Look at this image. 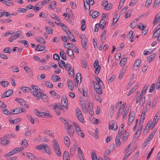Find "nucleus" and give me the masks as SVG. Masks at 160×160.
I'll use <instances>...</instances> for the list:
<instances>
[{
  "label": "nucleus",
  "mask_w": 160,
  "mask_h": 160,
  "mask_svg": "<svg viewBox=\"0 0 160 160\" xmlns=\"http://www.w3.org/2000/svg\"><path fill=\"white\" fill-rule=\"evenodd\" d=\"M31 87L33 91H31V92L33 95L36 98L37 100H39L40 98L39 92H41L40 91V89L38 86L34 85H32Z\"/></svg>",
  "instance_id": "nucleus-1"
},
{
  "label": "nucleus",
  "mask_w": 160,
  "mask_h": 160,
  "mask_svg": "<svg viewBox=\"0 0 160 160\" xmlns=\"http://www.w3.org/2000/svg\"><path fill=\"white\" fill-rule=\"evenodd\" d=\"M34 112L37 116L39 117L45 118L48 117L51 118L52 117V115H50L49 113L39 112L37 109L35 110Z\"/></svg>",
  "instance_id": "nucleus-2"
},
{
  "label": "nucleus",
  "mask_w": 160,
  "mask_h": 160,
  "mask_svg": "<svg viewBox=\"0 0 160 160\" xmlns=\"http://www.w3.org/2000/svg\"><path fill=\"white\" fill-rule=\"evenodd\" d=\"M118 128L117 122L114 121H111L109 122V129L116 130Z\"/></svg>",
  "instance_id": "nucleus-3"
},
{
  "label": "nucleus",
  "mask_w": 160,
  "mask_h": 160,
  "mask_svg": "<svg viewBox=\"0 0 160 160\" xmlns=\"http://www.w3.org/2000/svg\"><path fill=\"white\" fill-rule=\"evenodd\" d=\"M61 103L63 106L66 109L68 108V102L66 96H63L62 99Z\"/></svg>",
  "instance_id": "nucleus-4"
},
{
  "label": "nucleus",
  "mask_w": 160,
  "mask_h": 160,
  "mask_svg": "<svg viewBox=\"0 0 160 160\" xmlns=\"http://www.w3.org/2000/svg\"><path fill=\"white\" fill-rule=\"evenodd\" d=\"M80 102L82 109L83 112L85 113H87L88 112V110L86 107L85 101L83 99H82L80 100Z\"/></svg>",
  "instance_id": "nucleus-5"
},
{
  "label": "nucleus",
  "mask_w": 160,
  "mask_h": 160,
  "mask_svg": "<svg viewBox=\"0 0 160 160\" xmlns=\"http://www.w3.org/2000/svg\"><path fill=\"white\" fill-rule=\"evenodd\" d=\"M13 91L12 89H10L4 92L2 95V98H4L5 97H8L10 96L13 93Z\"/></svg>",
  "instance_id": "nucleus-6"
},
{
  "label": "nucleus",
  "mask_w": 160,
  "mask_h": 160,
  "mask_svg": "<svg viewBox=\"0 0 160 160\" xmlns=\"http://www.w3.org/2000/svg\"><path fill=\"white\" fill-rule=\"evenodd\" d=\"M26 158H28L32 160H38V158L30 152H28L26 155Z\"/></svg>",
  "instance_id": "nucleus-7"
},
{
  "label": "nucleus",
  "mask_w": 160,
  "mask_h": 160,
  "mask_svg": "<svg viewBox=\"0 0 160 160\" xmlns=\"http://www.w3.org/2000/svg\"><path fill=\"white\" fill-rule=\"evenodd\" d=\"M15 100L19 103L22 107H25L26 102L22 99L20 98H16Z\"/></svg>",
  "instance_id": "nucleus-8"
},
{
  "label": "nucleus",
  "mask_w": 160,
  "mask_h": 160,
  "mask_svg": "<svg viewBox=\"0 0 160 160\" xmlns=\"http://www.w3.org/2000/svg\"><path fill=\"white\" fill-rule=\"evenodd\" d=\"M39 97L43 101L45 102L48 101V97L45 94H43L42 92H39Z\"/></svg>",
  "instance_id": "nucleus-9"
},
{
  "label": "nucleus",
  "mask_w": 160,
  "mask_h": 160,
  "mask_svg": "<svg viewBox=\"0 0 160 160\" xmlns=\"http://www.w3.org/2000/svg\"><path fill=\"white\" fill-rule=\"evenodd\" d=\"M60 50L61 51L60 52V55L61 58L63 60H67V58L66 53L62 49H60Z\"/></svg>",
  "instance_id": "nucleus-10"
},
{
  "label": "nucleus",
  "mask_w": 160,
  "mask_h": 160,
  "mask_svg": "<svg viewBox=\"0 0 160 160\" xmlns=\"http://www.w3.org/2000/svg\"><path fill=\"white\" fill-rule=\"evenodd\" d=\"M67 131L70 137H72L73 136V134L74 133V129L73 128H67Z\"/></svg>",
  "instance_id": "nucleus-11"
},
{
  "label": "nucleus",
  "mask_w": 160,
  "mask_h": 160,
  "mask_svg": "<svg viewBox=\"0 0 160 160\" xmlns=\"http://www.w3.org/2000/svg\"><path fill=\"white\" fill-rule=\"evenodd\" d=\"M64 143L66 146L69 147L70 145V141L69 138L67 136H65L64 138Z\"/></svg>",
  "instance_id": "nucleus-12"
},
{
  "label": "nucleus",
  "mask_w": 160,
  "mask_h": 160,
  "mask_svg": "<svg viewBox=\"0 0 160 160\" xmlns=\"http://www.w3.org/2000/svg\"><path fill=\"white\" fill-rule=\"evenodd\" d=\"M42 4V2H39L35 6L34 10L35 12H37L41 8V5Z\"/></svg>",
  "instance_id": "nucleus-13"
},
{
  "label": "nucleus",
  "mask_w": 160,
  "mask_h": 160,
  "mask_svg": "<svg viewBox=\"0 0 160 160\" xmlns=\"http://www.w3.org/2000/svg\"><path fill=\"white\" fill-rule=\"evenodd\" d=\"M23 150V148H16L11 151L13 155L16 154Z\"/></svg>",
  "instance_id": "nucleus-14"
},
{
  "label": "nucleus",
  "mask_w": 160,
  "mask_h": 160,
  "mask_svg": "<svg viewBox=\"0 0 160 160\" xmlns=\"http://www.w3.org/2000/svg\"><path fill=\"white\" fill-rule=\"evenodd\" d=\"M45 48V47L44 45L38 44L36 46V50L38 51H42L44 50Z\"/></svg>",
  "instance_id": "nucleus-15"
},
{
  "label": "nucleus",
  "mask_w": 160,
  "mask_h": 160,
  "mask_svg": "<svg viewBox=\"0 0 160 160\" xmlns=\"http://www.w3.org/2000/svg\"><path fill=\"white\" fill-rule=\"evenodd\" d=\"M52 143L54 149L60 148L58 142L56 140L53 139L52 141Z\"/></svg>",
  "instance_id": "nucleus-16"
},
{
  "label": "nucleus",
  "mask_w": 160,
  "mask_h": 160,
  "mask_svg": "<svg viewBox=\"0 0 160 160\" xmlns=\"http://www.w3.org/2000/svg\"><path fill=\"white\" fill-rule=\"evenodd\" d=\"M68 86L70 89L72 90L74 89V86L73 82L70 80H68Z\"/></svg>",
  "instance_id": "nucleus-17"
},
{
  "label": "nucleus",
  "mask_w": 160,
  "mask_h": 160,
  "mask_svg": "<svg viewBox=\"0 0 160 160\" xmlns=\"http://www.w3.org/2000/svg\"><path fill=\"white\" fill-rule=\"evenodd\" d=\"M75 80L78 84L81 82V74L80 73H78L77 74Z\"/></svg>",
  "instance_id": "nucleus-18"
},
{
  "label": "nucleus",
  "mask_w": 160,
  "mask_h": 160,
  "mask_svg": "<svg viewBox=\"0 0 160 160\" xmlns=\"http://www.w3.org/2000/svg\"><path fill=\"white\" fill-rule=\"evenodd\" d=\"M3 1H4L3 3L8 6H11L13 5V3L10 0H4Z\"/></svg>",
  "instance_id": "nucleus-19"
},
{
  "label": "nucleus",
  "mask_w": 160,
  "mask_h": 160,
  "mask_svg": "<svg viewBox=\"0 0 160 160\" xmlns=\"http://www.w3.org/2000/svg\"><path fill=\"white\" fill-rule=\"evenodd\" d=\"M67 54L72 59H74V56H73V52L72 49H69L67 50Z\"/></svg>",
  "instance_id": "nucleus-20"
},
{
  "label": "nucleus",
  "mask_w": 160,
  "mask_h": 160,
  "mask_svg": "<svg viewBox=\"0 0 160 160\" xmlns=\"http://www.w3.org/2000/svg\"><path fill=\"white\" fill-rule=\"evenodd\" d=\"M141 63V59H138L135 61L134 64L133 66V68H134L135 67L138 68Z\"/></svg>",
  "instance_id": "nucleus-21"
},
{
  "label": "nucleus",
  "mask_w": 160,
  "mask_h": 160,
  "mask_svg": "<svg viewBox=\"0 0 160 160\" xmlns=\"http://www.w3.org/2000/svg\"><path fill=\"white\" fill-rule=\"evenodd\" d=\"M10 141L8 140H4L3 138H0V142L4 145H6L9 143Z\"/></svg>",
  "instance_id": "nucleus-22"
},
{
  "label": "nucleus",
  "mask_w": 160,
  "mask_h": 160,
  "mask_svg": "<svg viewBox=\"0 0 160 160\" xmlns=\"http://www.w3.org/2000/svg\"><path fill=\"white\" fill-rule=\"evenodd\" d=\"M159 14H157L154 18L153 21V24H155L159 22L160 20V15H159Z\"/></svg>",
  "instance_id": "nucleus-23"
},
{
  "label": "nucleus",
  "mask_w": 160,
  "mask_h": 160,
  "mask_svg": "<svg viewBox=\"0 0 160 160\" xmlns=\"http://www.w3.org/2000/svg\"><path fill=\"white\" fill-rule=\"evenodd\" d=\"M106 22H105L104 20L102 19L100 21L99 23V25L100 28L102 29H104V27L106 25Z\"/></svg>",
  "instance_id": "nucleus-24"
},
{
  "label": "nucleus",
  "mask_w": 160,
  "mask_h": 160,
  "mask_svg": "<svg viewBox=\"0 0 160 160\" xmlns=\"http://www.w3.org/2000/svg\"><path fill=\"white\" fill-rule=\"evenodd\" d=\"M53 109L54 110L56 113L58 115H60L61 113L60 110L59 108H57L56 105H52Z\"/></svg>",
  "instance_id": "nucleus-25"
},
{
  "label": "nucleus",
  "mask_w": 160,
  "mask_h": 160,
  "mask_svg": "<svg viewBox=\"0 0 160 160\" xmlns=\"http://www.w3.org/2000/svg\"><path fill=\"white\" fill-rule=\"evenodd\" d=\"M63 157V160H70L69 153L66 151L64 152Z\"/></svg>",
  "instance_id": "nucleus-26"
},
{
  "label": "nucleus",
  "mask_w": 160,
  "mask_h": 160,
  "mask_svg": "<svg viewBox=\"0 0 160 160\" xmlns=\"http://www.w3.org/2000/svg\"><path fill=\"white\" fill-rule=\"evenodd\" d=\"M36 40L38 42H39L40 43L43 44H45V41L44 39L40 37H37Z\"/></svg>",
  "instance_id": "nucleus-27"
},
{
  "label": "nucleus",
  "mask_w": 160,
  "mask_h": 160,
  "mask_svg": "<svg viewBox=\"0 0 160 160\" xmlns=\"http://www.w3.org/2000/svg\"><path fill=\"white\" fill-rule=\"evenodd\" d=\"M138 85H137L133 86L131 91L128 93L127 96H130L131 94L136 90L138 88Z\"/></svg>",
  "instance_id": "nucleus-28"
},
{
  "label": "nucleus",
  "mask_w": 160,
  "mask_h": 160,
  "mask_svg": "<svg viewBox=\"0 0 160 160\" xmlns=\"http://www.w3.org/2000/svg\"><path fill=\"white\" fill-rule=\"evenodd\" d=\"M81 43L82 46L83 47V48H84V49L85 50H87V42L86 41V39H84V40H81Z\"/></svg>",
  "instance_id": "nucleus-29"
},
{
  "label": "nucleus",
  "mask_w": 160,
  "mask_h": 160,
  "mask_svg": "<svg viewBox=\"0 0 160 160\" xmlns=\"http://www.w3.org/2000/svg\"><path fill=\"white\" fill-rule=\"evenodd\" d=\"M95 79L100 87L101 88L103 86V84L100 78L97 76H96L95 77Z\"/></svg>",
  "instance_id": "nucleus-30"
},
{
  "label": "nucleus",
  "mask_w": 160,
  "mask_h": 160,
  "mask_svg": "<svg viewBox=\"0 0 160 160\" xmlns=\"http://www.w3.org/2000/svg\"><path fill=\"white\" fill-rule=\"evenodd\" d=\"M56 2L53 1L51 2L49 6V8L53 10L55 9L56 7Z\"/></svg>",
  "instance_id": "nucleus-31"
},
{
  "label": "nucleus",
  "mask_w": 160,
  "mask_h": 160,
  "mask_svg": "<svg viewBox=\"0 0 160 160\" xmlns=\"http://www.w3.org/2000/svg\"><path fill=\"white\" fill-rule=\"evenodd\" d=\"M58 64L59 67L61 68H64L65 67V62L62 60L58 62Z\"/></svg>",
  "instance_id": "nucleus-32"
},
{
  "label": "nucleus",
  "mask_w": 160,
  "mask_h": 160,
  "mask_svg": "<svg viewBox=\"0 0 160 160\" xmlns=\"http://www.w3.org/2000/svg\"><path fill=\"white\" fill-rule=\"evenodd\" d=\"M17 37H16V35L14 34V33H12V35L9 39V41L10 42H12L14 40H15Z\"/></svg>",
  "instance_id": "nucleus-33"
},
{
  "label": "nucleus",
  "mask_w": 160,
  "mask_h": 160,
  "mask_svg": "<svg viewBox=\"0 0 160 160\" xmlns=\"http://www.w3.org/2000/svg\"><path fill=\"white\" fill-rule=\"evenodd\" d=\"M156 54L155 53H154L151 54L149 56L148 58V61L150 62H151L152 60L154 59L156 56Z\"/></svg>",
  "instance_id": "nucleus-34"
},
{
  "label": "nucleus",
  "mask_w": 160,
  "mask_h": 160,
  "mask_svg": "<svg viewBox=\"0 0 160 160\" xmlns=\"http://www.w3.org/2000/svg\"><path fill=\"white\" fill-rule=\"evenodd\" d=\"M50 93L51 95L53 97L55 98H57L59 96V94L56 93L54 91H52L50 92Z\"/></svg>",
  "instance_id": "nucleus-35"
},
{
  "label": "nucleus",
  "mask_w": 160,
  "mask_h": 160,
  "mask_svg": "<svg viewBox=\"0 0 160 160\" xmlns=\"http://www.w3.org/2000/svg\"><path fill=\"white\" fill-rule=\"evenodd\" d=\"M159 36H160V30H157L154 32L152 37V38H157Z\"/></svg>",
  "instance_id": "nucleus-36"
},
{
  "label": "nucleus",
  "mask_w": 160,
  "mask_h": 160,
  "mask_svg": "<svg viewBox=\"0 0 160 160\" xmlns=\"http://www.w3.org/2000/svg\"><path fill=\"white\" fill-rule=\"evenodd\" d=\"M12 114H17L20 113V109L19 108H16L13 110Z\"/></svg>",
  "instance_id": "nucleus-37"
},
{
  "label": "nucleus",
  "mask_w": 160,
  "mask_h": 160,
  "mask_svg": "<svg viewBox=\"0 0 160 160\" xmlns=\"http://www.w3.org/2000/svg\"><path fill=\"white\" fill-rule=\"evenodd\" d=\"M127 59V58H123L120 60V64L121 66H124L126 63Z\"/></svg>",
  "instance_id": "nucleus-38"
},
{
  "label": "nucleus",
  "mask_w": 160,
  "mask_h": 160,
  "mask_svg": "<svg viewBox=\"0 0 160 160\" xmlns=\"http://www.w3.org/2000/svg\"><path fill=\"white\" fill-rule=\"evenodd\" d=\"M100 13L97 11H94L92 14V17L93 19L96 18L99 16Z\"/></svg>",
  "instance_id": "nucleus-39"
},
{
  "label": "nucleus",
  "mask_w": 160,
  "mask_h": 160,
  "mask_svg": "<svg viewBox=\"0 0 160 160\" xmlns=\"http://www.w3.org/2000/svg\"><path fill=\"white\" fill-rule=\"evenodd\" d=\"M115 143L117 147H119L121 145V142L120 140V138H116L115 140Z\"/></svg>",
  "instance_id": "nucleus-40"
},
{
  "label": "nucleus",
  "mask_w": 160,
  "mask_h": 160,
  "mask_svg": "<svg viewBox=\"0 0 160 160\" xmlns=\"http://www.w3.org/2000/svg\"><path fill=\"white\" fill-rule=\"evenodd\" d=\"M22 91L25 92H31L32 90L30 88L26 87H22Z\"/></svg>",
  "instance_id": "nucleus-41"
},
{
  "label": "nucleus",
  "mask_w": 160,
  "mask_h": 160,
  "mask_svg": "<svg viewBox=\"0 0 160 160\" xmlns=\"http://www.w3.org/2000/svg\"><path fill=\"white\" fill-rule=\"evenodd\" d=\"M76 150V147L75 145H73L71 146V149H70V154L72 155H73L74 154Z\"/></svg>",
  "instance_id": "nucleus-42"
},
{
  "label": "nucleus",
  "mask_w": 160,
  "mask_h": 160,
  "mask_svg": "<svg viewBox=\"0 0 160 160\" xmlns=\"http://www.w3.org/2000/svg\"><path fill=\"white\" fill-rule=\"evenodd\" d=\"M106 30H105L103 31L102 33V35H101V41L104 42V40L106 39Z\"/></svg>",
  "instance_id": "nucleus-43"
},
{
  "label": "nucleus",
  "mask_w": 160,
  "mask_h": 160,
  "mask_svg": "<svg viewBox=\"0 0 160 160\" xmlns=\"http://www.w3.org/2000/svg\"><path fill=\"white\" fill-rule=\"evenodd\" d=\"M61 79L58 76H54V75H53L52 77V80L54 82H56L60 80Z\"/></svg>",
  "instance_id": "nucleus-44"
},
{
  "label": "nucleus",
  "mask_w": 160,
  "mask_h": 160,
  "mask_svg": "<svg viewBox=\"0 0 160 160\" xmlns=\"http://www.w3.org/2000/svg\"><path fill=\"white\" fill-rule=\"evenodd\" d=\"M46 30V32L48 34H51L53 32V31L52 28L49 27H45Z\"/></svg>",
  "instance_id": "nucleus-45"
},
{
  "label": "nucleus",
  "mask_w": 160,
  "mask_h": 160,
  "mask_svg": "<svg viewBox=\"0 0 160 160\" xmlns=\"http://www.w3.org/2000/svg\"><path fill=\"white\" fill-rule=\"evenodd\" d=\"M12 51V49L8 47L4 48L3 51L4 53H10Z\"/></svg>",
  "instance_id": "nucleus-46"
},
{
  "label": "nucleus",
  "mask_w": 160,
  "mask_h": 160,
  "mask_svg": "<svg viewBox=\"0 0 160 160\" xmlns=\"http://www.w3.org/2000/svg\"><path fill=\"white\" fill-rule=\"evenodd\" d=\"M151 100L150 99H149L147 102V105L145 107V109H146V111L147 110V109H149L151 106Z\"/></svg>",
  "instance_id": "nucleus-47"
},
{
  "label": "nucleus",
  "mask_w": 160,
  "mask_h": 160,
  "mask_svg": "<svg viewBox=\"0 0 160 160\" xmlns=\"http://www.w3.org/2000/svg\"><path fill=\"white\" fill-rule=\"evenodd\" d=\"M27 145V141L25 139L22 140V148H23V149L24 148H25Z\"/></svg>",
  "instance_id": "nucleus-48"
},
{
  "label": "nucleus",
  "mask_w": 160,
  "mask_h": 160,
  "mask_svg": "<svg viewBox=\"0 0 160 160\" xmlns=\"http://www.w3.org/2000/svg\"><path fill=\"white\" fill-rule=\"evenodd\" d=\"M137 25V21H135V20H134L131 23L130 25V26L133 29L136 27Z\"/></svg>",
  "instance_id": "nucleus-49"
},
{
  "label": "nucleus",
  "mask_w": 160,
  "mask_h": 160,
  "mask_svg": "<svg viewBox=\"0 0 160 160\" xmlns=\"http://www.w3.org/2000/svg\"><path fill=\"white\" fill-rule=\"evenodd\" d=\"M20 121V119L19 118L15 119L10 121V122L12 124H14L19 122Z\"/></svg>",
  "instance_id": "nucleus-50"
},
{
  "label": "nucleus",
  "mask_w": 160,
  "mask_h": 160,
  "mask_svg": "<svg viewBox=\"0 0 160 160\" xmlns=\"http://www.w3.org/2000/svg\"><path fill=\"white\" fill-rule=\"evenodd\" d=\"M77 118L81 122L83 123L84 122V118L82 115L78 116Z\"/></svg>",
  "instance_id": "nucleus-51"
},
{
  "label": "nucleus",
  "mask_w": 160,
  "mask_h": 160,
  "mask_svg": "<svg viewBox=\"0 0 160 160\" xmlns=\"http://www.w3.org/2000/svg\"><path fill=\"white\" fill-rule=\"evenodd\" d=\"M54 150L55 153L58 157L61 156L60 148L56 149H54Z\"/></svg>",
  "instance_id": "nucleus-52"
},
{
  "label": "nucleus",
  "mask_w": 160,
  "mask_h": 160,
  "mask_svg": "<svg viewBox=\"0 0 160 160\" xmlns=\"http://www.w3.org/2000/svg\"><path fill=\"white\" fill-rule=\"evenodd\" d=\"M95 97L96 101L98 102L99 103L102 102V99L100 96L98 94L95 95Z\"/></svg>",
  "instance_id": "nucleus-53"
},
{
  "label": "nucleus",
  "mask_w": 160,
  "mask_h": 160,
  "mask_svg": "<svg viewBox=\"0 0 160 160\" xmlns=\"http://www.w3.org/2000/svg\"><path fill=\"white\" fill-rule=\"evenodd\" d=\"M95 90L96 92L99 94H101L102 93V89L101 87L96 88Z\"/></svg>",
  "instance_id": "nucleus-54"
},
{
  "label": "nucleus",
  "mask_w": 160,
  "mask_h": 160,
  "mask_svg": "<svg viewBox=\"0 0 160 160\" xmlns=\"http://www.w3.org/2000/svg\"><path fill=\"white\" fill-rule=\"evenodd\" d=\"M160 2V0H155L154 3L153 7L156 8L158 7V6Z\"/></svg>",
  "instance_id": "nucleus-55"
},
{
  "label": "nucleus",
  "mask_w": 160,
  "mask_h": 160,
  "mask_svg": "<svg viewBox=\"0 0 160 160\" xmlns=\"http://www.w3.org/2000/svg\"><path fill=\"white\" fill-rule=\"evenodd\" d=\"M129 135L128 132L125 131V133L123 134V141H126V140L127 139L128 135Z\"/></svg>",
  "instance_id": "nucleus-56"
},
{
  "label": "nucleus",
  "mask_w": 160,
  "mask_h": 160,
  "mask_svg": "<svg viewBox=\"0 0 160 160\" xmlns=\"http://www.w3.org/2000/svg\"><path fill=\"white\" fill-rule=\"evenodd\" d=\"M134 113H133L132 114L133 115H132L131 116V114H129V118L128 120L129 122H132L133 121L134 118Z\"/></svg>",
  "instance_id": "nucleus-57"
},
{
  "label": "nucleus",
  "mask_w": 160,
  "mask_h": 160,
  "mask_svg": "<svg viewBox=\"0 0 160 160\" xmlns=\"http://www.w3.org/2000/svg\"><path fill=\"white\" fill-rule=\"evenodd\" d=\"M68 38L70 40H71L73 42H75L76 41L73 35L72 34L68 36Z\"/></svg>",
  "instance_id": "nucleus-58"
},
{
  "label": "nucleus",
  "mask_w": 160,
  "mask_h": 160,
  "mask_svg": "<svg viewBox=\"0 0 160 160\" xmlns=\"http://www.w3.org/2000/svg\"><path fill=\"white\" fill-rule=\"evenodd\" d=\"M45 84L46 86L50 88H52L53 87V84L49 82H46Z\"/></svg>",
  "instance_id": "nucleus-59"
},
{
  "label": "nucleus",
  "mask_w": 160,
  "mask_h": 160,
  "mask_svg": "<svg viewBox=\"0 0 160 160\" xmlns=\"http://www.w3.org/2000/svg\"><path fill=\"white\" fill-rule=\"evenodd\" d=\"M46 152L49 155L51 153V151L49 147L47 145L44 148Z\"/></svg>",
  "instance_id": "nucleus-60"
},
{
  "label": "nucleus",
  "mask_w": 160,
  "mask_h": 160,
  "mask_svg": "<svg viewBox=\"0 0 160 160\" xmlns=\"http://www.w3.org/2000/svg\"><path fill=\"white\" fill-rule=\"evenodd\" d=\"M138 28L142 31H143L145 29V26H144L142 24L140 23L138 25Z\"/></svg>",
  "instance_id": "nucleus-61"
},
{
  "label": "nucleus",
  "mask_w": 160,
  "mask_h": 160,
  "mask_svg": "<svg viewBox=\"0 0 160 160\" xmlns=\"http://www.w3.org/2000/svg\"><path fill=\"white\" fill-rule=\"evenodd\" d=\"M27 118L29 120L31 123L32 124H34V118H32V117L30 116H27Z\"/></svg>",
  "instance_id": "nucleus-62"
},
{
  "label": "nucleus",
  "mask_w": 160,
  "mask_h": 160,
  "mask_svg": "<svg viewBox=\"0 0 160 160\" xmlns=\"http://www.w3.org/2000/svg\"><path fill=\"white\" fill-rule=\"evenodd\" d=\"M39 16L40 17H42L44 18H46L47 17V14L45 12H41L39 13Z\"/></svg>",
  "instance_id": "nucleus-63"
},
{
  "label": "nucleus",
  "mask_w": 160,
  "mask_h": 160,
  "mask_svg": "<svg viewBox=\"0 0 160 160\" xmlns=\"http://www.w3.org/2000/svg\"><path fill=\"white\" fill-rule=\"evenodd\" d=\"M101 66L99 65V62L98 60H96L93 64V67L94 68L96 67H99Z\"/></svg>",
  "instance_id": "nucleus-64"
}]
</instances>
